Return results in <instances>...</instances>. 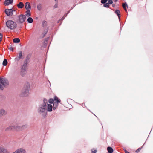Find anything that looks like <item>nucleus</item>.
<instances>
[{"label": "nucleus", "instance_id": "obj_15", "mask_svg": "<svg viewBox=\"0 0 153 153\" xmlns=\"http://www.w3.org/2000/svg\"><path fill=\"white\" fill-rule=\"evenodd\" d=\"M22 56V53L21 52H20L19 54V56H18L16 57L15 58V59L16 60H19L21 58Z\"/></svg>", "mask_w": 153, "mask_h": 153}, {"label": "nucleus", "instance_id": "obj_4", "mask_svg": "<svg viewBox=\"0 0 153 153\" xmlns=\"http://www.w3.org/2000/svg\"><path fill=\"white\" fill-rule=\"evenodd\" d=\"M9 84L8 81L7 79H1L0 82V88L1 90L4 89V86H7Z\"/></svg>", "mask_w": 153, "mask_h": 153}, {"label": "nucleus", "instance_id": "obj_31", "mask_svg": "<svg viewBox=\"0 0 153 153\" xmlns=\"http://www.w3.org/2000/svg\"><path fill=\"white\" fill-rule=\"evenodd\" d=\"M114 0V1H115V2H116V1H117L118 0Z\"/></svg>", "mask_w": 153, "mask_h": 153}, {"label": "nucleus", "instance_id": "obj_32", "mask_svg": "<svg viewBox=\"0 0 153 153\" xmlns=\"http://www.w3.org/2000/svg\"><path fill=\"white\" fill-rule=\"evenodd\" d=\"M104 7H105V4H104Z\"/></svg>", "mask_w": 153, "mask_h": 153}, {"label": "nucleus", "instance_id": "obj_29", "mask_svg": "<svg viewBox=\"0 0 153 153\" xmlns=\"http://www.w3.org/2000/svg\"><path fill=\"white\" fill-rule=\"evenodd\" d=\"M125 153H130L129 152H128L126 150H125Z\"/></svg>", "mask_w": 153, "mask_h": 153}, {"label": "nucleus", "instance_id": "obj_2", "mask_svg": "<svg viewBox=\"0 0 153 153\" xmlns=\"http://www.w3.org/2000/svg\"><path fill=\"white\" fill-rule=\"evenodd\" d=\"M27 128V125H24L21 126H18L16 125H11L8 127L6 128V130L10 131L11 130H15L20 131L22 130Z\"/></svg>", "mask_w": 153, "mask_h": 153}, {"label": "nucleus", "instance_id": "obj_19", "mask_svg": "<svg viewBox=\"0 0 153 153\" xmlns=\"http://www.w3.org/2000/svg\"><path fill=\"white\" fill-rule=\"evenodd\" d=\"M126 6H127V4L126 3H123L122 4V7L124 8V10L127 12V9L126 8Z\"/></svg>", "mask_w": 153, "mask_h": 153}, {"label": "nucleus", "instance_id": "obj_6", "mask_svg": "<svg viewBox=\"0 0 153 153\" xmlns=\"http://www.w3.org/2000/svg\"><path fill=\"white\" fill-rule=\"evenodd\" d=\"M5 12L6 14L8 16H11L13 14V10L11 9H6L5 10Z\"/></svg>", "mask_w": 153, "mask_h": 153}, {"label": "nucleus", "instance_id": "obj_24", "mask_svg": "<svg viewBox=\"0 0 153 153\" xmlns=\"http://www.w3.org/2000/svg\"><path fill=\"white\" fill-rule=\"evenodd\" d=\"M97 152V150L94 149H92V153H96Z\"/></svg>", "mask_w": 153, "mask_h": 153}, {"label": "nucleus", "instance_id": "obj_9", "mask_svg": "<svg viewBox=\"0 0 153 153\" xmlns=\"http://www.w3.org/2000/svg\"><path fill=\"white\" fill-rule=\"evenodd\" d=\"M13 2V0H6L4 2V4L5 5H8L12 4Z\"/></svg>", "mask_w": 153, "mask_h": 153}, {"label": "nucleus", "instance_id": "obj_30", "mask_svg": "<svg viewBox=\"0 0 153 153\" xmlns=\"http://www.w3.org/2000/svg\"><path fill=\"white\" fill-rule=\"evenodd\" d=\"M112 6H113V7H114V6H115V4H112Z\"/></svg>", "mask_w": 153, "mask_h": 153}, {"label": "nucleus", "instance_id": "obj_28", "mask_svg": "<svg viewBox=\"0 0 153 153\" xmlns=\"http://www.w3.org/2000/svg\"><path fill=\"white\" fill-rule=\"evenodd\" d=\"M9 49L10 50V51H13V48L12 47H10L9 48Z\"/></svg>", "mask_w": 153, "mask_h": 153}, {"label": "nucleus", "instance_id": "obj_1", "mask_svg": "<svg viewBox=\"0 0 153 153\" xmlns=\"http://www.w3.org/2000/svg\"><path fill=\"white\" fill-rule=\"evenodd\" d=\"M46 99L43 100V104L41 106L39 109V111L42 113L45 111L47 109L48 111L51 112L52 111V109H55L56 108L58 103L60 102V100L58 97L55 96L54 100L50 99L48 100V103Z\"/></svg>", "mask_w": 153, "mask_h": 153}, {"label": "nucleus", "instance_id": "obj_14", "mask_svg": "<svg viewBox=\"0 0 153 153\" xmlns=\"http://www.w3.org/2000/svg\"><path fill=\"white\" fill-rule=\"evenodd\" d=\"M6 114V112L5 110L3 109H1L0 110V114L1 116L2 115H4Z\"/></svg>", "mask_w": 153, "mask_h": 153}, {"label": "nucleus", "instance_id": "obj_22", "mask_svg": "<svg viewBox=\"0 0 153 153\" xmlns=\"http://www.w3.org/2000/svg\"><path fill=\"white\" fill-rule=\"evenodd\" d=\"M27 13L26 14V15L27 16H30V11L29 10H27Z\"/></svg>", "mask_w": 153, "mask_h": 153}, {"label": "nucleus", "instance_id": "obj_33", "mask_svg": "<svg viewBox=\"0 0 153 153\" xmlns=\"http://www.w3.org/2000/svg\"><path fill=\"white\" fill-rule=\"evenodd\" d=\"M40 153H42V152H40Z\"/></svg>", "mask_w": 153, "mask_h": 153}, {"label": "nucleus", "instance_id": "obj_5", "mask_svg": "<svg viewBox=\"0 0 153 153\" xmlns=\"http://www.w3.org/2000/svg\"><path fill=\"white\" fill-rule=\"evenodd\" d=\"M26 19L25 16L23 15H21L18 16V22L19 23L24 22Z\"/></svg>", "mask_w": 153, "mask_h": 153}, {"label": "nucleus", "instance_id": "obj_23", "mask_svg": "<svg viewBox=\"0 0 153 153\" xmlns=\"http://www.w3.org/2000/svg\"><path fill=\"white\" fill-rule=\"evenodd\" d=\"M37 7L38 10H40L42 9V6L40 4H38L37 6Z\"/></svg>", "mask_w": 153, "mask_h": 153}, {"label": "nucleus", "instance_id": "obj_25", "mask_svg": "<svg viewBox=\"0 0 153 153\" xmlns=\"http://www.w3.org/2000/svg\"><path fill=\"white\" fill-rule=\"evenodd\" d=\"M2 38V35L0 33V42H1Z\"/></svg>", "mask_w": 153, "mask_h": 153}, {"label": "nucleus", "instance_id": "obj_17", "mask_svg": "<svg viewBox=\"0 0 153 153\" xmlns=\"http://www.w3.org/2000/svg\"><path fill=\"white\" fill-rule=\"evenodd\" d=\"M115 13L118 16L119 18H120V10H117L115 11Z\"/></svg>", "mask_w": 153, "mask_h": 153}, {"label": "nucleus", "instance_id": "obj_21", "mask_svg": "<svg viewBox=\"0 0 153 153\" xmlns=\"http://www.w3.org/2000/svg\"><path fill=\"white\" fill-rule=\"evenodd\" d=\"M27 21L29 23H31L33 22V19L31 17H29L27 19Z\"/></svg>", "mask_w": 153, "mask_h": 153}, {"label": "nucleus", "instance_id": "obj_16", "mask_svg": "<svg viewBox=\"0 0 153 153\" xmlns=\"http://www.w3.org/2000/svg\"><path fill=\"white\" fill-rule=\"evenodd\" d=\"M17 7L19 8H22L24 7V4L22 2H20L17 5Z\"/></svg>", "mask_w": 153, "mask_h": 153}, {"label": "nucleus", "instance_id": "obj_34", "mask_svg": "<svg viewBox=\"0 0 153 153\" xmlns=\"http://www.w3.org/2000/svg\"><path fill=\"white\" fill-rule=\"evenodd\" d=\"M1 0H0V1H1Z\"/></svg>", "mask_w": 153, "mask_h": 153}, {"label": "nucleus", "instance_id": "obj_3", "mask_svg": "<svg viewBox=\"0 0 153 153\" xmlns=\"http://www.w3.org/2000/svg\"><path fill=\"white\" fill-rule=\"evenodd\" d=\"M6 24L7 27L11 30L15 29L17 26L16 23L12 20H8Z\"/></svg>", "mask_w": 153, "mask_h": 153}, {"label": "nucleus", "instance_id": "obj_26", "mask_svg": "<svg viewBox=\"0 0 153 153\" xmlns=\"http://www.w3.org/2000/svg\"><path fill=\"white\" fill-rule=\"evenodd\" d=\"M141 148H139L136 151V152H137V153L138 152L140 151V150H141V148Z\"/></svg>", "mask_w": 153, "mask_h": 153}, {"label": "nucleus", "instance_id": "obj_27", "mask_svg": "<svg viewBox=\"0 0 153 153\" xmlns=\"http://www.w3.org/2000/svg\"><path fill=\"white\" fill-rule=\"evenodd\" d=\"M101 2L102 4L105 3V0H101Z\"/></svg>", "mask_w": 153, "mask_h": 153}, {"label": "nucleus", "instance_id": "obj_10", "mask_svg": "<svg viewBox=\"0 0 153 153\" xmlns=\"http://www.w3.org/2000/svg\"><path fill=\"white\" fill-rule=\"evenodd\" d=\"M112 0H106V7H108L109 4H111L112 3Z\"/></svg>", "mask_w": 153, "mask_h": 153}, {"label": "nucleus", "instance_id": "obj_8", "mask_svg": "<svg viewBox=\"0 0 153 153\" xmlns=\"http://www.w3.org/2000/svg\"><path fill=\"white\" fill-rule=\"evenodd\" d=\"M0 153H10L7 150L3 147H0Z\"/></svg>", "mask_w": 153, "mask_h": 153}, {"label": "nucleus", "instance_id": "obj_12", "mask_svg": "<svg viewBox=\"0 0 153 153\" xmlns=\"http://www.w3.org/2000/svg\"><path fill=\"white\" fill-rule=\"evenodd\" d=\"M29 90L28 89L24 91L23 92V95L24 96H28L29 94Z\"/></svg>", "mask_w": 153, "mask_h": 153}, {"label": "nucleus", "instance_id": "obj_11", "mask_svg": "<svg viewBox=\"0 0 153 153\" xmlns=\"http://www.w3.org/2000/svg\"><path fill=\"white\" fill-rule=\"evenodd\" d=\"M25 7L27 10H29L30 9V3L28 2H26L25 4Z\"/></svg>", "mask_w": 153, "mask_h": 153}, {"label": "nucleus", "instance_id": "obj_18", "mask_svg": "<svg viewBox=\"0 0 153 153\" xmlns=\"http://www.w3.org/2000/svg\"><path fill=\"white\" fill-rule=\"evenodd\" d=\"M13 41L14 43H19L20 40L19 38H16L14 39L13 40Z\"/></svg>", "mask_w": 153, "mask_h": 153}, {"label": "nucleus", "instance_id": "obj_7", "mask_svg": "<svg viewBox=\"0 0 153 153\" xmlns=\"http://www.w3.org/2000/svg\"><path fill=\"white\" fill-rule=\"evenodd\" d=\"M25 150L22 148H19L17 149L13 153H25Z\"/></svg>", "mask_w": 153, "mask_h": 153}, {"label": "nucleus", "instance_id": "obj_20", "mask_svg": "<svg viewBox=\"0 0 153 153\" xmlns=\"http://www.w3.org/2000/svg\"><path fill=\"white\" fill-rule=\"evenodd\" d=\"M7 64V62L6 59H4L3 62V65L4 66H6Z\"/></svg>", "mask_w": 153, "mask_h": 153}, {"label": "nucleus", "instance_id": "obj_13", "mask_svg": "<svg viewBox=\"0 0 153 153\" xmlns=\"http://www.w3.org/2000/svg\"><path fill=\"white\" fill-rule=\"evenodd\" d=\"M107 150L108 153H112L113 152V148L110 147H108L107 148Z\"/></svg>", "mask_w": 153, "mask_h": 153}]
</instances>
